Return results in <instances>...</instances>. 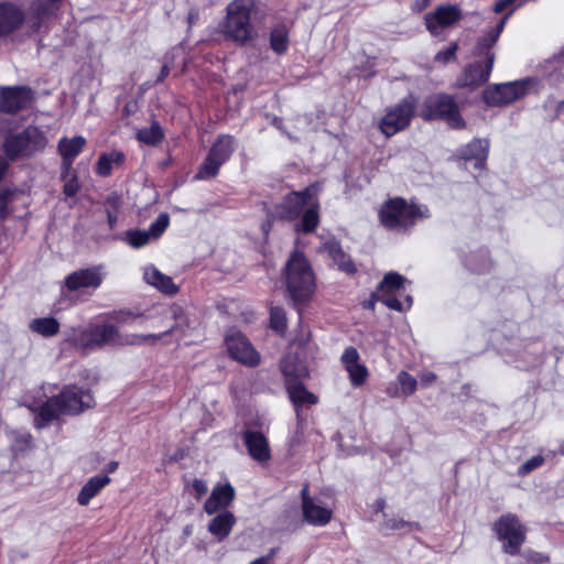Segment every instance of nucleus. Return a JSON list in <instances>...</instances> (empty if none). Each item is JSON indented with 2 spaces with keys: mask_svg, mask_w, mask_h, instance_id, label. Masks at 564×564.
Listing matches in <instances>:
<instances>
[{
  "mask_svg": "<svg viewBox=\"0 0 564 564\" xmlns=\"http://www.w3.org/2000/svg\"><path fill=\"white\" fill-rule=\"evenodd\" d=\"M564 108V100L558 104V110Z\"/></svg>",
  "mask_w": 564,
  "mask_h": 564,
  "instance_id": "62",
  "label": "nucleus"
},
{
  "mask_svg": "<svg viewBox=\"0 0 564 564\" xmlns=\"http://www.w3.org/2000/svg\"><path fill=\"white\" fill-rule=\"evenodd\" d=\"M271 327L278 333H284L288 326L285 311L280 306H273L270 310Z\"/></svg>",
  "mask_w": 564,
  "mask_h": 564,
  "instance_id": "40",
  "label": "nucleus"
},
{
  "mask_svg": "<svg viewBox=\"0 0 564 564\" xmlns=\"http://www.w3.org/2000/svg\"><path fill=\"white\" fill-rule=\"evenodd\" d=\"M560 452H561V454H563V455H564V445H562V446L560 447Z\"/></svg>",
  "mask_w": 564,
  "mask_h": 564,
  "instance_id": "63",
  "label": "nucleus"
},
{
  "mask_svg": "<svg viewBox=\"0 0 564 564\" xmlns=\"http://www.w3.org/2000/svg\"><path fill=\"white\" fill-rule=\"evenodd\" d=\"M143 278L147 283L155 286L163 293L175 294L178 291V288L174 284L170 276L163 274L152 265L144 269Z\"/></svg>",
  "mask_w": 564,
  "mask_h": 564,
  "instance_id": "28",
  "label": "nucleus"
},
{
  "mask_svg": "<svg viewBox=\"0 0 564 564\" xmlns=\"http://www.w3.org/2000/svg\"><path fill=\"white\" fill-rule=\"evenodd\" d=\"M497 539L502 542V551L509 555H517L525 542L527 528L513 513L500 516L492 524Z\"/></svg>",
  "mask_w": 564,
  "mask_h": 564,
  "instance_id": "8",
  "label": "nucleus"
},
{
  "mask_svg": "<svg viewBox=\"0 0 564 564\" xmlns=\"http://www.w3.org/2000/svg\"><path fill=\"white\" fill-rule=\"evenodd\" d=\"M388 525L391 529H401V528L408 525V523L404 522L403 520H393V521H391V523H388Z\"/></svg>",
  "mask_w": 564,
  "mask_h": 564,
  "instance_id": "58",
  "label": "nucleus"
},
{
  "mask_svg": "<svg viewBox=\"0 0 564 564\" xmlns=\"http://www.w3.org/2000/svg\"><path fill=\"white\" fill-rule=\"evenodd\" d=\"M173 316H174L175 323L171 327H169L166 330H164L160 334H153L155 336V338L149 339V341L147 344L153 345L159 339H162L166 335H170V334H173L176 332H180L184 335L186 334V328L188 327V318L185 315H183L182 311L178 308L174 311Z\"/></svg>",
  "mask_w": 564,
  "mask_h": 564,
  "instance_id": "36",
  "label": "nucleus"
},
{
  "mask_svg": "<svg viewBox=\"0 0 564 564\" xmlns=\"http://www.w3.org/2000/svg\"><path fill=\"white\" fill-rule=\"evenodd\" d=\"M46 139L35 127H29L19 134L9 135L3 143V151L10 160L18 156L31 155L37 150L44 149Z\"/></svg>",
  "mask_w": 564,
  "mask_h": 564,
  "instance_id": "9",
  "label": "nucleus"
},
{
  "mask_svg": "<svg viewBox=\"0 0 564 564\" xmlns=\"http://www.w3.org/2000/svg\"><path fill=\"white\" fill-rule=\"evenodd\" d=\"M275 551H276L275 549H272L268 555L258 557L254 561H252L250 564H271L272 560L275 555Z\"/></svg>",
  "mask_w": 564,
  "mask_h": 564,
  "instance_id": "52",
  "label": "nucleus"
},
{
  "mask_svg": "<svg viewBox=\"0 0 564 564\" xmlns=\"http://www.w3.org/2000/svg\"><path fill=\"white\" fill-rule=\"evenodd\" d=\"M29 327L39 335L51 337L58 333L59 323L54 317H41L32 319Z\"/></svg>",
  "mask_w": 564,
  "mask_h": 564,
  "instance_id": "35",
  "label": "nucleus"
},
{
  "mask_svg": "<svg viewBox=\"0 0 564 564\" xmlns=\"http://www.w3.org/2000/svg\"><path fill=\"white\" fill-rule=\"evenodd\" d=\"M193 490L195 491L196 498L200 499L208 491L206 481L203 479H195L193 481Z\"/></svg>",
  "mask_w": 564,
  "mask_h": 564,
  "instance_id": "48",
  "label": "nucleus"
},
{
  "mask_svg": "<svg viewBox=\"0 0 564 564\" xmlns=\"http://www.w3.org/2000/svg\"><path fill=\"white\" fill-rule=\"evenodd\" d=\"M235 488L229 484H217L204 505V510L208 514H214L220 509L227 508L235 499Z\"/></svg>",
  "mask_w": 564,
  "mask_h": 564,
  "instance_id": "21",
  "label": "nucleus"
},
{
  "mask_svg": "<svg viewBox=\"0 0 564 564\" xmlns=\"http://www.w3.org/2000/svg\"><path fill=\"white\" fill-rule=\"evenodd\" d=\"M457 48H458V46L456 43H451L448 47L440 51L435 55V57H434L435 62H438L442 64H447L449 61L455 59Z\"/></svg>",
  "mask_w": 564,
  "mask_h": 564,
  "instance_id": "45",
  "label": "nucleus"
},
{
  "mask_svg": "<svg viewBox=\"0 0 564 564\" xmlns=\"http://www.w3.org/2000/svg\"><path fill=\"white\" fill-rule=\"evenodd\" d=\"M86 139L82 135L62 138L58 141L57 150L62 158V178H66L73 167L74 160L86 147Z\"/></svg>",
  "mask_w": 564,
  "mask_h": 564,
  "instance_id": "17",
  "label": "nucleus"
},
{
  "mask_svg": "<svg viewBox=\"0 0 564 564\" xmlns=\"http://www.w3.org/2000/svg\"><path fill=\"white\" fill-rule=\"evenodd\" d=\"M58 0H48V3H46L45 6H42V4H39L36 8H35V11L39 15H42V14H46L48 13L51 10H53L55 8V3L57 2Z\"/></svg>",
  "mask_w": 564,
  "mask_h": 564,
  "instance_id": "51",
  "label": "nucleus"
},
{
  "mask_svg": "<svg viewBox=\"0 0 564 564\" xmlns=\"http://www.w3.org/2000/svg\"><path fill=\"white\" fill-rule=\"evenodd\" d=\"M516 0H499L496 2L495 7H494V11L496 13H500L502 12L506 8H508L509 6H511Z\"/></svg>",
  "mask_w": 564,
  "mask_h": 564,
  "instance_id": "54",
  "label": "nucleus"
},
{
  "mask_svg": "<svg viewBox=\"0 0 564 564\" xmlns=\"http://www.w3.org/2000/svg\"><path fill=\"white\" fill-rule=\"evenodd\" d=\"M421 117L424 120L441 119L453 129H463L466 126L455 98L447 94L429 97L424 101Z\"/></svg>",
  "mask_w": 564,
  "mask_h": 564,
  "instance_id": "7",
  "label": "nucleus"
},
{
  "mask_svg": "<svg viewBox=\"0 0 564 564\" xmlns=\"http://www.w3.org/2000/svg\"><path fill=\"white\" fill-rule=\"evenodd\" d=\"M489 143L487 140L475 139L463 150L460 158L465 161H475V166L482 169L488 155Z\"/></svg>",
  "mask_w": 564,
  "mask_h": 564,
  "instance_id": "26",
  "label": "nucleus"
},
{
  "mask_svg": "<svg viewBox=\"0 0 564 564\" xmlns=\"http://www.w3.org/2000/svg\"><path fill=\"white\" fill-rule=\"evenodd\" d=\"M242 440L247 446L249 455L259 463L268 462L271 457L270 446L263 433L252 430H246L242 433Z\"/></svg>",
  "mask_w": 564,
  "mask_h": 564,
  "instance_id": "20",
  "label": "nucleus"
},
{
  "mask_svg": "<svg viewBox=\"0 0 564 564\" xmlns=\"http://www.w3.org/2000/svg\"><path fill=\"white\" fill-rule=\"evenodd\" d=\"M340 360L354 387H360L367 381L369 371L367 367L360 362L359 352L355 347L346 348Z\"/></svg>",
  "mask_w": 564,
  "mask_h": 564,
  "instance_id": "19",
  "label": "nucleus"
},
{
  "mask_svg": "<svg viewBox=\"0 0 564 564\" xmlns=\"http://www.w3.org/2000/svg\"><path fill=\"white\" fill-rule=\"evenodd\" d=\"M169 226V217L167 215H160L156 220L151 224L150 228L148 229V232H151V238L156 239L159 238L163 231Z\"/></svg>",
  "mask_w": 564,
  "mask_h": 564,
  "instance_id": "43",
  "label": "nucleus"
},
{
  "mask_svg": "<svg viewBox=\"0 0 564 564\" xmlns=\"http://www.w3.org/2000/svg\"><path fill=\"white\" fill-rule=\"evenodd\" d=\"M63 181L65 182L64 187H63V193L67 197H73L79 192L80 185H79L78 176H77V173L75 170L72 169V171L69 172L67 177L63 178Z\"/></svg>",
  "mask_w": 564,
  "mask_h": 564,
  "instance_id": "42",
  "label": "nucleus"
},
{
  "mask_svg": "<svg viewBox=\"0 0 564 564\" xmlns=\"http://www.w3.org/2000/svg\"><path fill=\"white\" fill-rule=\"evenodd\" d=\"M430 216L429 208L424 205L409 204L401 197L386 202L380 212L381 224L392 230L403 231L415 225L420 219Z\"/></svg>",
  "mask_w": 564,
  "mask_h": 564,
  "instance_id": "6",
  "label": "nucleus"
},
{
  "mask_svg": "<svg viewBox=\"0 0 564 564\" xmlns=\"http://www.w3.org/2000/svg\"><path fill=\"white\" fill-rule=\"evenodd\" d=\"M124 240L126 242L131 246L132 248H142L150 243L152 240L151 232H148V230H128L124 234Z\"/></svg>",
  "mask_w": 564,
  "mask_h": 564,
  "instance_id": "38",
  "label": "nucleus"
},
{
  "mask_svg": "<svg viewBox=\"0 0 564 564\" xmlns=\"http://www.w3.org/2000/svg\"><path fill=\"white\" fill-rule=\"evenodd\" d=\"M226 347L229 356L238 362L256 367L260 362V355L240 332L231 329L226 335Z\"/></svg>",
  "mask_w": 564,
  "mask_h": 564,
  "instance_id": "11",
  "label": "nucleus"
},
{
  "mask_svg": "<svg viewBox=\"0 0 564 564\" xmlns=\"http://www.w3.org/2000/svg\"><path fill=\"white\" fill-rule=\"evenodd\" d=\"M398 382L401 387V392L403 395H411L416 390V379L406 371H401L398 375Z\"/></svg>",
  "mask_w": 564,
  "mask_h": 564,
  "instance_id": "41",
  "label": "nucleus"
},
{
  "mask_svg": "<svg viewBox=\"0 0 564 564\" xmlns=\"http://www.w3.org/2000/svg\"><path fill=\"white\" fill-rule=\"evenodd\" d=\"M124 162V154L122 152L112 151L110 153L101 154L96 164V173L99 176H109L112 167L120 166Z\"/></svg>",
  "mask_w": 564,
  "mask_h": 564,
  "instance_id": "32",
  "label": "nucleus"
},
{
  "mask_svg": "<svg viewBox=\"0 0 564 564\" xmlns=\"http://www.w3.org/2000/svg\"><path fill=\"white\" fill-rule=\"evenodd\" d=\"M288 392L291 401L295 405L317 403V397L312 392L307 391L305 387L300 382H293L291 384H288Z\"/></svg>",
  "mask_w": 564,
  "mask_h": 564,
  "instance_id": "34",
  "label": "nucleus"
},
{
  "mask_svg": "<svg viewBox=\"0 0 564 564\" xmlns=\"http://www.w3.org/2000/svg\"><path fill=\"white\" fill-rule=\"evenodd\" d=\"M319 205L316 199L312 200L307 209L303 213L301 223L296 226V231L305 234L313 232L319 224Z\"/></svg>",
  "mask_w": 564,
  "mask_h": 564,
  "instance_id": "31",
  "label": "nucleus"
},
{
  "mask_svg": "<svg viewBox=\"0 0 564 564\" xmlns=\"http://www.w3.org/2000/svg\"><path fill=\"white\" fill-rule=\"evenodd\" d=\"M543 463H544V458L542 456H533L520 466L519 474L527 475V474L531 473L532 470L542 466Z\"/></svg>",
  "mask_w": 564,
  "mask_h": 564,
  "instance_id": "46",
  "label": "nucleus"
},
{
  "mask_svg": "<svg viewBox=\"0 0 564 564\" xmlns=\"http://www.w3.org/2000/svg\"><path fill=\"white\" fill-rule=\"evenodd\" d=\"M301 495H302V505H303V503H305V501H306L307 499H312V498L308 496V487H307V486H305V487L302 489Z\"/></svg>",
  "mask_w": 564,
  "mask_h": 564,
  "instance_id": "59",
  "label": "nucleus"
},
{
  "mask_svg": "<svg viewBox=\"0 0 564 564\" xmlns=\"http://www.w3.org/2000/svg\"><path fill=\"white\" fill-rule=\"evenodd\" d=\"M527 86L524 80L489 86L484 90V101L491 107L511 104L525 95Z\"/></svg>",
  "mask_w": 564,
  "mask_h": 564,
  "instance_id": "12",
  "label": "nucleus"
},
{
  "mask_svg": "<svg viewBox=\"0 0 564 564\" xmlns=\"http://www.w3.org/2000/svg\"><path fill=\"white\" fill-rule=\"evenodd\" d=\"M154 335L130 334L122 335L111 324H100L90 328L77 327L72 329L68 341L76 348L94 350L104 346H141L147 345Z\"/></svg>",
  "mask_w": 564,
  "mask_h": 564,
  "instance_id": "2",
  "label": "nucleus"
},
{
  "mask_svg": "<svg viewBox=\"0 0 564 564\" xmlns=\"http://www.w3.org/2000/svg\"><path fill=\"white\" fill-rule=\"evenodd\" d=\"M141 314H135L131 311H119L112 314V319H115L119 324H128L133 322L135 318L140 317Z\"/></svg>",
  "mask_w": 564,
  "mask_h": 564,
  "instance_id": "47",
  "label": "nucleus"
},
{
  "mask_svg": "<svg viewBox=\"0 0 564 564\" xmlns=\"http://www.w3.org/2000/svg\"><path fill=\"white\" fill-rule=\"evenodd\" d=\"M105 205H106V210L108 208L111 210H118V208L120 206V197L117 194H111L106 198Z\"/></svg>",
  "mask_w": 564,
  "mask_h": 564,
  "instance_id": "49",
  "label": "nucleus"
},
{
  "mask_svg": "<svg viewBox=\"0 0 564 564\" xmlns=\"http://www.w3.org/2000/svg\"><path fill=\"white\" fill-rule=\"evenodd\" d=\"M280 368L285 377L286 384L297 382V379L304 378L308 375L306 366L296 354L285 355L281 360Z\"/></svg>",
  "mask_w": 564,
  "mask_h": 564,
  "instance_id": "24",
  "label": "nucleus"
},
{
  "mask_svg": "<svg viewBox=\"0 0 564 564\" xmlns=\"http://www.w3.org/2000/svg\"><path fill=\"white\" fill-rule=\"evenodd\" d=\"M301 495H302V505H303V503H305V501H306L307 499H312V498L308 496V487H307V486H305V487L302 489Z\"/></svg>",
  "mask_w": 564,
  "mask_h": 564,
  "instance_id": "60",
  "label": "nucleus"
},
{
  "mask_svg": "<svg viewBox=\"0 0 564 564\" xmlns=\"http://www.w3.org/2000/svg\"><path fill=\"white\" fill-rule=\"evenodd\" d=\"M436 380V376L434 372L427 371L423 372L420 377V381L423 386H430Z\"/></svg>",
  "mask_w": 564,
  "mask_h": 564,
  "instance_id": "53",
  "label": "nucleus"
},
{
  "mask_svg": "<svg viewBox=\"0 0 564 564\" xmlns=\"http://www.w3.org/2000/svg\"><path fill=\"white\" fill-rule=\"evenodd\" d=\"M236 148L235 139L231 135L223 134L218 137L216 142L209 150V155L221 164L227 162Z\"/></svg>",
  "mask_w": 564,
  "mask_h": 564,
  "instance_id": "30",
  "label": "nucleus"
},
{
  "mask_svg": "<svg viewBox=\"0 0 564 564\" xmlns=\"http://www.w3.org/2000/svg\"><path fill=\"white\" fill-rule=\"evenodd\" d=\"M93 405L88 391L66 387L59 394L47 399L36 411L35 426L42 429L64 415H76Z\"/></svg>",
  "mask_w": 564,
  "mask_h": 564,
  "instance_id": "3",
  "label": "nucleus"
},
{
  "mask_svg": "<svg viewBox=\"0 0 564 564\" xmlns=\"http://www.w3.org/2000/svg\"><path fill=\"white\" fill-rule=\"evenodd\" d=\"M169 74H170V66L165 64L161 68V72L156 79V83L163 82L169 76Z\"/></svg>",
  "mask_w": 564,
  "mask_h": 564,
  "instance_id": "56",
  "label": "nucleus"
},
{
  "mask_svg": "<svg viewBox=\"0 0 564 564\" xmlns=\"http://www.w3.org/2000/svg\"><path fill=\"white\" fill-rule=\"evenodd\" d=\"M118 468V463L117 462H110L107 466V469L109 473H112L115 471L116 469Z\"/></svg>",
  "mask_w": 564,
  "mask_h": 564,
  "instance_id": "61",
  "label": "nucleus"
},
{
  "mask_svg": "<svg viewBox=\"0 0 564 564\" xmlns=\"http://www.w3.org/2000/svg\"><path fill=\"white\" fill-rule=\"evenodd\" d=\"M313 187H306L303 191L291 192L284 196L281 204L278 205V213L281 218L293 220L302 213L304 206H308L313 200Z\"/></svg>",
  "mask_w": 564,
  "mask_h": 564,
  "instance_id": "15",
  "label": "nucleus"
},
{
  "mask_svg": "<svg viewBox=\"0 0 564 564\" xmlns=\"http://www.w3.org/2000/svg\"><path fill=\"white\" fill-rule=\"evenodd\" d=\"M169 226V217L167 215H160L156 220L151 224L150 228L148 229V232H151V238L156 239L159 238L163 231Z\"/></svg>",
  "mask_w": 564,
  "mask_h": 564,
  "instance_id": "44",
  "label": "nucleus"
},
{
  "mask_svg": "<svg viewBox=\"0 0 564 564\" xmlns=\"http://www.w3.org/2000/svg\"><path fill=\"white\" fill-rule=\"evenodd\" d=\"M137 138L142 143L155 145L163 139V131L158 122H153L150 127L140 129Z\"/></svg>",
  "mask_w": 564,
  "mask_h": 564,
  "instance_id": "37",
  "label": "nucleus"
},
{
  "mask_svg": "<svg viewBox=\"0 0 564 564\" xmlns=\"http://www.w3.org/2000/svg\"><path fill=\"white\" fill-rule=\"evenodd\" d=\"M254 0H234L226 8V18L221 32L226 39L238 45H245L258 37V31L251 23Z\"/></svg>",
  "mask_w": 564,
  "mask_h": 564,
  "instance_id": "4",
  "label": "nucleus"
},
{
  "mask_svg": "<svg viewBox=\"0 0 564 564\" xmlns=\"http://www.w3.org/2000/svg\"><path fill=\"white\" fill-rule=\"evenodd\" d=\"M462 18L459 9L455 6H441L434 12L425 15L426 29L437 35L442 29L455 24Z\"/></svg>",
  "mask_w": 564,
  "mask_h": 564,
  "instance_id": "18",
  "label": "nucleus"
},
{
  "mask_svg": "<svg viewBox=\"0 0 564 564\" xmlns=\"http://www.w3.org/2000/svg\"><path fill=\"white\" fill-rule=\"evenodd\" d=\"M111 481L108 475H96L90 477L82 487L77 502L80 506H88L93 498H95L107 485Z\"/></svg>",
  "mask_w": 564,
  "mask_h": 564,
  "instance_id": "25",
  "label": "nucleus"
},
{
  "mask_svg": "<svg viewBox=\"0 0 564 564\" xmlns=\"http://www.w3.org/2000/svg\"><path fill=\"white\" fill-rule=\"evenodd\" d=\"M416 102L405 98L398 105L389 108L380 121V130L387 137H392L404 130L415 113Z\"/></svg>",
  "mask_w": 564,
  "mask_h": 564,
  "instance_id": "10",
  "label": "nucleus"
},
{
  "mask_svg": "<svg viewBox=\"0 0 564 564\" xmlns=\"http://www.w3.org/2000/svg\"><path fill=\"white\" fill-rule=\"evenodd\" d=\"M510 14L511 12L503 17L495 29L478 37L473 50V56L477 59L464 67L454 84L455 88L475 89L488 82L496 59L492 47Z\"/></svg>",
  "mask_w": 564,
  "mask_h": 564,
  "instance_id": "1",
  "label": "nucleus"
},
{
  "mask_svg": "<svg viewBox=\"0 0 564 564\" xmlns=\"http://www.w3.org/2000/svg\"><path fill=\"white\" fill-rule=\"evenodd\" d=\"M25 19L21 8L13 3H0V35L19 29Z\"/></svg>",
  "mask_w": 564,
  "mask_h": 564,
  "instance_id": "23",
  "label": "nucleus"
},
{
  "mask_svg": "<svg viewBox=\"0 0 564 564\" xmlns=\"http://www.w3.org/2000/svg\"><path fill=\"white\" fill-rule=\"evenodd\" d=\"M285 284L291 299L295 303L307 301L315 290L312 268L303 253L293 252L286 262Z\"/></svg>",
  "mask_w": 564,
  "mask_h": 564,
  "instance_id": "5",
  "label": "nucleus"
},
{
  "mask_svg": "<svg viewBox=\"0 0 564 564\" xmlns=\"http://www.w3.org/2000/svg\"><path fill=\"white\" fill-rule=\"evenodd\" d=\"M106 212H107L108 224H109L110 228H113L117 223V210H111L108 208Z\"/></svg>",
  "mask_w": 564,
  "mask_h": 564,
  "instance_id": "55",
  "label": "nucleus"
},
{
  "mask_svg": "<svg viewBox=\"0 0 564 564\" xmlns=\"http://www.w3.org/2000/svg\"><path fill=\"white\" fill-rule=\"evenodd\" d=\"M404 281L405 279L397 272L387 273L381 281L379 288V297L380 301L384 303L389 308L401 312L411 307V296L405 297V305L394 296L395 293H398L403 288Z\"/></svg>",
  "mask_w": 564,
  "mask_h": 564,
  "instance_id": "14",
  "label": "nucleus"
},
{
  "mask_svg": "<svg viewBox=\"0 0 564 564\" xmlns=\"http://www.w3.org/2000/svg\"><path fill=\"white\" fill-rule=\"evenodd\" d=\"M319 250L327 253L340 271L348 274H354L357 271L355 263L351 261L350 257L344 252L339 241L336 239L326 240L321 246Z\"/></svg>",
  "mask_w": 564,
  "mask_h": 564,
  "instance_id": "22",
  "label": "nucleus"
},
{
  "mask_svg": "<svg viewBox=\"0 0 564 564\" xmlns=\"http://www.w3.org/2000/svg\"><path fill=\"white\" fill-rule=\"evenodd\" d=\"M302 510L305 521L313 525H325L332 518V511L319 506L313 499H307L303 503Z\"/></svg>",
  "mask_w": 564,
  "mask_h": 564,
  "instance_id": "27",
  "label": "nucleus"
},
{
  "mask_svg": "<svg viewBox=\"0 0 564 564\" xmlns=\"http://www.w3.org/2000/svg\"><path fill=\"white\" fill-rule=\"evenodd\" d=\"M235 523V516L229 511H224L212 519L208 524V531L221 541L230 534Z\"/></svg>",
  "mask_w": 564,
  "mask_h": 564,
  "instance_id": "29",
  "label": "nucleus"
},
{
  "mask_svg": "<svg viewBox=\"0 0 564 564\" xmlns=\"http://www.w3.org/2000/svg\"><path fill=\"white\" fill-rule=\"evenodd\" d=\"M32 99V91L26 87L0 88V111L13 113L25 108Z\"/></svg>",
  "mask_w": 564,
  "mask_h": 564,
  "instance_id": "16",
  "label": "nucleus"
},
{
  "mask_svg": "<svg viewBox=\"0 0 564 564\" xmlns=\"http://www.w3.org/2000/svg\"><path fill=\"white\" fill-rule=\"evenodd\" d=\"M101 267L79 269L65 278V286L69 292L96 291L104 281Z\"/></svg>",
  "mask_w": 564,
  "mask_h": 564,
  "instance_id": "13",
  "label": "nucleus"
},
{
  "mask_svg": "<svg viewBox=\"0 0 564 564\" xmlns=\"http://www.w3.org/2000/svg\"><path fill=\"white\" fill-rule=\"evenodd\" d=\"M9 196V192H0V218H4L7 216Z\"/></svg>",
  "mask_w": 564,
  "mask_h": 564,
  "instance_id": "50",
  "label": "nucleus"
},
{
  "mask_svg": "<svg viewBox=\"0 0 564 564\" xmlns=\"http://www.w3.org/2000/svg\"><path fill=\"white\" fill-rule=\"evenodd\" d=\"M534 563H544L549 561V557L543 553H534L532 556Z\"/></svg>",
  "mask_w": 564,
  "mask_h": 564,
  "instance_id": "57",
  "label": "nucleus"
},
{
  "mask_svg": "<svg viewBox=\"0 0 564 564\" xmlns=\"http://www.w3.org/2000/svg\"><path fill=\"white\" fill-rule=\"evenodd\" d=\"M221 165L223 164L219 161L208 154L202 164L196 177L200 180L213 178L218 174L219 167Z\"/></svg>",
  "mask_w": 564,
  "mask_h": 564,
  "instance_id": "39",
  "label": "nucleus"
},
{
  "mask_svg": "<svg viewBox=\"0 0 564 564\" xmlns=\"http://www.w3.org/2000/svg\"><path fill=\"white\" fill-rule=\"evenodd\" d=\"M270 47L278 55L286 53L289 48V29L285 24H279L271 31Z\"/></svg>",
  "mask_w": 564,
  "mask_h": 564,
  "instance_id": "33",
  "label": "nucleus"
}]
</instances>
